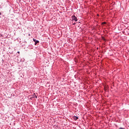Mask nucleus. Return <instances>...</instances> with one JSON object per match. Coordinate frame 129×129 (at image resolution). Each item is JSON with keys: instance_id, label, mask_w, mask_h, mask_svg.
Here are the masks:
<instances>
[{"instance_id": "1", "label": "nucleus", "mask_w": 129, "mask_h": 129, "mask_svg": "<svg viewBox=\"0 0 129 129\" xmlns=\"http://www.w3.org/2000/svg\"><path fill=\"white\" fill-rule=\"evenodd\" d=\"M72 21H75V22H77V18L75 16H72Z\"/></svg>"}, {"instance_id": "2", "label": "nucleus", "mask_w": 129, "mask_h": 129, "mask_svg": "<svg viewBox=\"0 0 129 129\" xmlns=\"http://www.w3.org/2000/svg\"><path fill=\"white\" fill-rule=\"evenodd\" d=\"M38 43H39V41L38 40H36L35 42V45H37V44H38Z\"/></svg>"}, {"instance_id": "3", "label": "nucleus", "mask_w": 129, "mask_h": 129, "mask_svg": "<svg viewBox=\"0 0 129 129\" xmlns=\"http://www.w3.org/2000/svg\"><path fill=\"white\" fill-rule=\"evenodd\" d=\"M74 119H75V120H77V119H78V118L76 116L74 117Z\"/></svg>"}, {"instance_id": "4", "label": "nucleus", "mask_w": 129, "mask_h": 129, "mask_svg": "<svg viewBox=\"0 0 129 129\" xmlns=\"http://www.w3.org/2000/svg\"><path fill=\"white\" fill-rule=\"evenodd\" d=\"M102 40L103 41H105V42L106 41V39H105V38H104V37H102Z\"/></svg>"}, {"instance_id": "5", "label": "nucleus", "mask_w": 129, "mask_h": 129, "mask_svg": "<svg viewBox=\"0 0 129 129\" xmlns=\"http://www.w3.org/2000/svg\"><path fill=\"white\" fill-rule=\"evenodd\" d=\"M81 84L83 88H84V87H83V85H84V84L83 83H81Z\"/></svg>"}, {"instance_id": "6", "label": "nucleus", "mask_w": 129, "mask_h": 129, "mask_svg": "<svg viewBox=\"0 0 129 129\" xmlns=\"http://www.w3.org/2000/svg\"><path fill=\"white\" fill-rule=\"evenodd\" d=\"M119 129H125V128L120 127L119 128Z\"/></svg>"}, {"instance_id": "7", "label": "nucleus", "mask_w": 129, "mask_h": 129, "mask_svg": "<svg viewBox=\"0 0 129 129\" xmlns=\"http://www.w3.org/2000/svg\"><path fill=\"white\" fill-rule=\"evenodd\" d=\"M33 41H34V42H35L37 41V40H36V39H35L33 38Z\"/></svg>"}, {"instance_id": "8", "label": "nucleus", "mask_w": 129, "mask_h": 129, "mask_svg": "<svg viewBox=\"0 0 129 129\" xmlns=\"http://www.w3.org/2000/svg\"><path fill=\"white\" fill-rule=\"evenodd\" d=\"M34 95H35V98H38V97H37V96H36V95L34 94Z\"/></svg>"}, {"instance_id": "9", "label": "nucleus", "mask_w": 129, "mask_h": 129, "mask_svg": "<svg viewBox=\"0 0 129 129\" xmlns=\"http://www.w3.org/2000/svg\"><path fill=\"white\" fill-rule=\"evenodd\" d=\"M17 53H18V54H20V51H18Z\"/></svg>"}, {"instance_id": "10", "label": "nucleus", "mask_w": 129, "mask_h": 129, "mask_svg": "<svg viewBox=\"0 0 129 129\" xmlns=\"http://www.w3.org/2000/svg\"><path fill=\"white\" fill-rule=\"evenodd\" d=\"M0 15H2V13L0 12Z\"/></svg>"}]
</instances>
